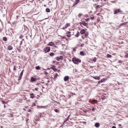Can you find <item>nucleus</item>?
<instances>
[{
  "instance_id": "obj_1",
  "label": "nucleus",
  "mask_w": 128,
  "mask_h": 128,
  "mask_svg": "<svg viewBox=\"0 0 128 128\" xmlns=\"http://www.w3.org/2000/svg\"><path fill=\"white\" fill-rule=\"evenodd\" d=\"M72 61L74 63L76 64L81 62V60L80 59L75 58H72Z\"/></svg>"
},
{
  "instance_id": "obj_2",
  "label": "nucleus",
  "mask_w": 128,
  "mask_h": 128,
  "mask_svg": "<svg viewBox=\"0 0 128 128\" xmlns=\"http://www.w3.org/2000/svg\"><path fill=\"white\" fill-rule=\"evenodd\" d=\"M123 12L120 9H116L114 11V14H116L119 13L122 14Z\"/></svg>"
},
{
  "instance_id": "obj_3",
  "label": "nucleus",
  "mask_w": 128,
  "mask_h": 128,
  "mask_svg": "<svg viewBox=\"0 0 128 128\" xmlns=\"http://www.w3.org/2000/svg\"><path fill=\"white\" fill-rule=\"evenodd\" d=\"M44 50L45 52H48L50 50V48L49 47H46L44 48Z\"/></svg>"
},
{
  "instance_id": "obj_4",
  "label": "nucleus",
  "mask_w": 128,
  "mask_h": 128,
  "mask_svg": "<svg viewBox=\"0 0 128 128\" xmlns=\"http://www.w3.org/2000/svg\"><path fill=\"white\" fill-rule=\"evenodd\" d=\"M63 58L62 56H60V57H57L56 58V59L58 61H59L60 60H62L63 59Z\"/></svg>"
},
{
  "instance_id": "obj_5",
  "label": "nucleus",
  "mask_w": 128,
  "mask_h": 128,
  "mask_svg": "<svg viewBox=\"0 0 128 128\" xmlns=\"http://www.w3.org/2000/svg\"><path fill=\"white\" fill-rule=\"evenodd\" d=\"M79 2V0H75V1L74 3L73 6H74L76 5Z\"/></svg>"
},
{
  "instance_id": "obj_6",
  "label": "nucleus",
  "mask_w": 128,
  "mask_h": 128,
  "mask_svg": "<svg viewBox=\"0 0 128 128\" xmlns=\"http://www.w3.org/2000/svg\"><path fill=\"white\" fill-rule=\"evenodd\" d=\"M69 78L68 76H66L64 78V81H66L69 80Z\"/></svg>"
},
{
  "instance_id": "obj_7",
  "label": "nucleus",
  "mask_w": 128,
  "mask_h": 128,
  "mask_svg": "<svg viewBox=\"0 0 128 128\" xmlns=\"http://www.w3.org/2000/svg\"><path fill=\"white\" fill-rule=\"evenodd\" d=\"M98 102L97 100H92L91 103L93 104L94 103H97Z\"/></svg>"
},
{
  "instance_id": "obj_8",
  "label": "nucleus",
  "mask_w": 128,
  "mask_h": 128,
  "mask_svg": "<svg viewBox=\"0 0 128 128\" xmlns=\"http://www.w3.org/2000/svg\"><path fill=\"white\" fill-rule=\"evenodd\" d=\"M85 32V30L84 29H82L81 30L80 32L82 34H84Z\"/></svg>"
},
{
  "instance_id": "obj_9",
  "label": "nucleus",
  "mask_w": 128,
  "mask_h": 128,
  "mask_svg": "<svg viewBox=\"0 0 128 128\" xmlns=\"http://www.w3.org/2000/svg\"><path fill=\"white\" fill-rule=\"evenodd\" d=\"M13 48L12 47L10 46H9L8 47V49L9 50H10L12 49Z\"/></svg>"
},
{
  "instance_id": "obj_10",
  "label": "nucleus",
  "mask_w": 128,
  "mask_h": 128,
  "mask_svg": "<svg viewBox=\"0 0 128 128\" xmlns=\"http://www.w3.org/2000/svg\"><path fill=\"white\" fill-rule=\"evenodd\" d=\"M95 126L96 128H98L100 126V124L99 123H96L95 124Z\"/></svg>"
},
{
  "instance_id": "obj_11",
  "label": "nucleus",
  "mask_w": 128,
  "mask_h": 128,
  "mask_svg": "<svg viewBox=\"0 0 128 128\" xmlns=\"http://www.w3.org/2000/svg\"><path fill=\"white\" fill-rule=\"evenodd\" d=\"M82 24L86 26H88V24L84 22H82Z\"/></svg>"
},
{
  "instance_id": "obj_12",
  "label": "nucleus",
  "mask_w": 128,
  "mask_h": 128,
  "mask_svg": "<svg viewBox=\"0 0 128 128\" xmlns=\"http://www.w3.org/2000/svg\"><path fill=\"white\" fill-rule=\"evenodd\" d=\"M30 97L31 98H34V94L33 93L30 94Z\"/></svg>"
},
{
  "instance_id": "obj_13",
  "label": "nucleus",
  "mask_w": 128,
  "mask_h": 128,
  "mask_svg": "<svg viewBox=\"0 0 128 128\" xmlns=\"http://www.w3.org/2000/svg\"><path fill=\"white\" fill-rule=\"evenodd\" d=\"M80 54L81 56H83L84 55V53L83 51H81L80 52Z\"/></svg>"
},
{
  "instance_id": "obj_14",
  "label": "nucleus",
  "mask_w": 128,
  "mask_h": 128,
  "mask_svg": "<svg viewBox=\"0 0 128 128\" xmlns=\"http://www.w3.org/2000/svg\"><path fill=\"white\" fill-rule=\"evenodd\" d=\"M4 42H6L7 41V39L5 37H4L2 38Z\"/></svg>"
},
{
  "instance_id": "obj_15",
  "label": "nucleus",
  "mask_w": 128,
  "mask_h": 128,
  "mask_svg": "<svg viewBox=\"0 0 128 128\" xmlns=\"http://www.w3.org/2000/svg\"><path fill=\"white\" fill-rule=\"evenodd\" d=\"M94 78L96 79L97 80H99L100 79V78L98 76H95L94 77Z\"/></svg>"
},
{
  "instance_id": "obj_16",
  "label": "nucleus",
  "mask_w": 128,
  "mask_h": 128,
  "mask_svg": "<svg viewBox=\"0 0 128 128\" xmlns=\"http://www.w3.org/2000/svg\"><path fill=\"white\" fill-rule=\"evenodd\" d=\"M50 8H47L46 9V12H50Z\"/></svg>"
},
{
  "instance_id": "obj_17",
  "label": "nucleus",
  "mask_w": 128,
  "mask_h": 128,
  "mask_svg": "<svg viewBox=\"0 0 128 128\" xmlns=\"http://www.w3.org/2000/svg\"><path fill=\"white\" fill-rule=\"evenodd\" d=\"M54 44H53V43L52 42H49V44H48V45H49V46H52Z\"/></svg>"
},
{
  "instance_id": "obj_18",
  "label": "nucleus",
  "mask_w": 128,
  "mask_h": 128,
  "mask_svg": "<svg viewBox=\"0 0 128 128\" xmlns=\"http://www.w3.org/2000/svg\"><path fill=\"white\" fill-rule=\"evenodd\" d=\"M31 80L32 82H34L36 80L34 78L32 77L31 78Z\"/></svg>"
},
{
  "instance_id": "obj_19",
  "label": "nucleus",
  "mask_w": 128,
  "mask_h": 128,
  "mask_svg": "<svg viewBox=\"0 0 128 128\" xmlns=\"http://www.w3.org/2000/svg\"><path fill=\"white\" fill-rule=\"evenodd\" d=\"M88 33H85L84 34V36L85 38L88 37Z\"/></svg>"
},
{
  "instance_id": "obj_20",
  "label": "nucleus",
  "mask_w": 128,
  "mask_h": 128,
  "mask_svg": "<svg viewBox=\"0 0 128 128\" xmlns=\"http://www.w3.org/2000/svg\"><path fill=\"white\" fill-rule=\"evenodd\" d=\"M79 34H80L79 32H78L76 34V35L75 36L78 37V36H79Z\"/></svg>"
},
{
  "instance_id": "obj_21",
  "label": "nucleus",
  "mask_w": 128,
  "mask_h": 128,
  "mask_svg": "<svg viewBox=\"0 0 128 128\" xmlns=\"http://www.w3.org/2000/svg\"><path fill=\"white\" fill-rule=\"evenodd\" d=\"M54 54H55L54 53L51 52L50 54V55L51 56H53Z\"/></svg>"
},
{
  "instance_id": "obj_22",
  "label": "nucleus",
  "mask_w": 128,
  "mask_h": 128,
  "mask_svg": "<svg viewBox=\"0 0 128 128\" xmlns=\"http://www.w3.org/2000/svg\"><path fill=\"white\" fill-rule=\"evenodd\" d=\"M36 69L37 70H40V68L39 66H38L36 67Z\"/></svg>"
},
{
  "instance_id": "obj_23",
  "label": "nucleus",
  "mask_w": 128,
  "mask_h": 128,
  "mask_svg": "<svg viewBox=\"0 0 128 128\" xmlns=\"http://www.w3.org/2000/svg\"><path fill=\"white\" fill-rule=\"evenodd\" d=\"M127 22H126L121 24H120V26H122L126 24Z\"/></svg>"
},
{
  "instance_id": "obj_24",
  "label": "nucleus",
  "mask_w": 128,
  "mask_h": 128,
  "mask_svg": "<svg viewBox=\"0 0 128 128\" xmlns=\"http://www.w3.org/2000/svg\"><path fill=\"white\" fill-rule=\"evenodd\" d=\"M107 56L108 58H110L112 57V56L111 55H110L109 54H108L107 55Z\"/></svg>"
},
{
  "instance_id": "obj_25",
  "label": "nucleus",
  "mask_w": 128,
  "mask_h": 128,
  "mask_svg": "<svg viewBox=\"0 0 128 128\" xmlns=\"http://www.w3.org/2000/svg\"><path fill=\"white\" fill-rule=\"evenodd\" d=\"M92 61H94V62H95L96 61V58H94L92 60Z\"/></svg>"
},
{
  "instance_id": "obj_26",
  "label": "nucleus",
  "mask_w": 128,
  "mask_h": 128,
  "mask_svg": "<svg viewBox=\"0 0 128 128\" xmlns=\"http://www.w3.org/2000/svg\"><path fill=\"white\" fill-rule=\"evenodd\" d=\"M58 76V74L57 73H56L54 75V77L55 78H56L57 76Z\"/></svg>"
},
{
  "instance_id": "obj_27",
  "label": "nucleus",
  "mask_w": 128,
  "mask_h": 128,
  "mask_svg": "<svg viewBox=\"0 0 128 128\" xmlns=\"http://www.w3.org/2000/svg\"><path fill=\"white\" fill-rule=\"evenodd\" d=\"M52 69L55 72L57 70V69L55 68H52Z\"/></svg>"
},
{
  "instance_id": "obj_28",
  "label": "nucleus",
  "mask_w": 128,
  "mask_h": 128,
  "mask_svg": "<svg viewBox=\"0 0 128 128\" xmlns=\"http://www.w3.org/2000/svg\"><path fill=\"white\" fill-rule=\"evenodd\" d=\"M83 14H79L78 16L79 18H80V17L82 16Z\"/></svg>"
},
{
  "instance_id": "obj_29",
  "label": "nucleus",
  "mask_w": 128,
  "mask_h": 128,
  "mask_svg": "<svg viewBox=\"0 0 128 128\" xmlns=\"http://www.w3.org/2000/svg\"><path fill=\"white\" fill-rule=\"evenodd\" d=\"M54 111L55 112H59V110L56 109H55L54 110Z\"/></svg>"
},
{
  "instance_id": "obj_30",
  "label": "nucleus",
  "mask_w": 128,
  "mask_h": 128,
  "mask_svg": "<svg viewBox=\"0 0 128 128\" xmlns=\"http://www.w3.org/2000/svg\"><path fill=\"white\" fill-rule=\"evenodd\" d=\"M66 36L68 37L69 38H70L71 36V35L70 34L66 35Z\"/></svg>"
},
{
  "instance_id": "obj_31",
  "label": "nucleus",
  "mask_w": 128,
  "mask_h": 128,
  "mask_svg": "<svg viewBox=\"0 0 128 128\" xmlns=\"http://www.w3.org/2000/svg\"><path fill=\"white\" fill-rule=\"evenodd\" d=\"M23 36L22 35H21L20 36L19 38L20 39H22L23 38Z\"/></svg>"
},
{
  "instance_id": "obj_32",
  "label": "nucleus",
  "mask_w": 128,
  "mask_h": 128,
  "mask_svg": "<svg viewBox=\"0 0 128 128\" xmlns=\"http://www.w3.org/2000/svg\"><path fill=\"white\" fill-rule=\"evenodd\" d=\"M13 70H16V66H14V68H13Z\"/></svg>"
},
{
  "instance_id": "obj_33",
  "label": "nucleus",
  "mask_w": 128,
  "mask_h": 128,
  "mask_svg": "<svg viewBox=\"0 0 128 128\" xmlns=\"http://www.w3.org/2000/svg\"><path fill=\"white\" fill-rule=\"evenodd\" d=\"M90 19L89 18H87L85 19V21L87 22Z\"/></svg>"
},
{
  "instance_id": "obj_34",
  "label": "nucleus",
  "mask_w": 128,
  "mask_h": 128,
  "mask_svg": "<svg viewBox=\"0 0 128 128\" xmlns=\"http://www.w3.org/2000/svg\"><path fill=\"white\" fill-rule=\"evenodd\" d=\"M126 58H128V54H126V55H125V56Z\"/></svg>"
},
{
  "instance_id": "obj_35",
  "label": "nucleus",
  "mask_w": 128,
  "mask_h": 128,
  "mask_svg": "<svg viewBox=\"0 0 128 128\" xmlns=\"http://www.w3.org/2000/svg\"><path fill=\"white\" fill-rule=\"evenodd\" d=\"M44 74L46 75L48 74V72L46 71H44Z\"/></svg>"
},
{
  "instance_id": "obj_36",
  "label": "nucleus",
  "mask_w": 128,
  "mask_h": 128,
  "mask_svg": "<svg viewBox=\"0 0 128 128\" xmlns=\"http://www.w3.org/2000/svg\"><path fill=\"white\" fill-rule=\"evenodd\" d=\"M70 115H69L66 118V120H68V119L70 117Z\"/></svg>"
},
{
  "instance_id": "obj_37",
  "label": "nucleus",
  "mask_w": 128,
  "mask_h": 128,
  "mask_svg": "<svg viewBox=\"0 0 128 128\" xmlns=\"http://www.w3.org/2000/svg\"><path fill=\"white\" fill-rule=\"evenodd\" d=\"M68 26V24H66L65 25V28H67Z\"/></svg>"
},
{
  "instance_id": "obj_38",
  "label": "nucleus",
  "mask_w": 128,
  "mask_h": 128,
  "mask_svg": "<svg viewBox=\"0 0 128 128\" xmlns=\"http://www.w3.org/2000/svg\"><path fill=\"white\" fill-rule=\"evenodd\" d=\"M17 50H18L19 52H21V50L20 49L18 48Z\"/></svg>"
},
{
  "instance_id": "obj_39",
  "label": "nucleus",
  "mask_w": 128,
  "mask_h": 128,
  "mask_svg": "<svg viewBox=\"0 0 128 128\" xmlns=\"http://www.w3.org/2000/svg\"><path fill=\"white\" fill-rule=\"evenodd\" d=\"M22 74H23V72H22V71L21 72V73H20V76H22Z\"/></svg>"
},
{
  "instance_id": "obj_40",
  "label": "nucleus",
  "mask_w": 128,
  "mask_h": 128,
  "mask_svg": "<svg viewBox=\"0 0 128 128\" xmlns=\"http://www.w3.org/2000/svg\"><path fill=\"white\" fill-rule=\"evenodd\" d=\"M22 78V76H20L19 77V79H18V80H20Z\"/></svg>"
},
{
  "instance_id": "obj_41",
  "label": "nucleus",
  "mask_w": 128,
  "mask_h": 128,
  "mask_svg": "<svg viewBox=\"0 0 128 128\" xmlns=\"http://www.w3.org/2000/svg\"><path fill=\"white\" fill-rule=\"evenodd\" d=\"M2 103L3 104H6V102L3 101H2Z\"/></svg>"
},
{
  "instance_id": "obj_42",
  "label": "nucleus",
  "mask_w": 128,
  "mask_h": 128,
  "mask_svg": "<svg viewBox=\"0 0 128 128\" xmlns=\"http://www.w3.org/2000/svg\"><path fill=\"white\" fill-rule=\"evenodd\" d=\"M116 2V0H114V1H111V2L113 3H115Z\"/></svg>"
},
{
  "instance_id": "obj_43",
  "label": "nucleus",
  "mask_w": 128,
  "mask_h": 128,
  "mask_svg": "<svg viewBox=\"0 0 128 128\" xmlns=\"http://www.w3.org/2000/svg\"><path fill=\"white\" fill-rule=\"evenodd\" d=\"M103 82V81L102 80H101L100 81H99L98 82V83H100V82Z\"/></svg>"
},
{
  "instance_id": "obj_44",
  "label": "nucleus",
  "mask_w": 128,
  "mask_h": 128,
  "mask_svg": "<svg viewBox=\"0 0 128 128\" xmlns=\"http://www.w3.org/2000/svg\"><path fill=\"white\" fill-rule=\"evenodd\" d=\"M118 63L120 64L122 63V61L120 60H119L118 61Z\"/></svg>"
},
{
  "instance_id": "obj_45",
  "label": "nucleus",
  "mask_w": 128,
  "mask_h": 128,
  "mask_svg": "<svg viewBox=\"0 0 128 128\" xmlns=\"http://www.w3.org/2000/svg\"><path fill=\"white\" fill-rule=\"evenodd\" d=\"M92 110L93 111H94L95 110V109L94 108H92Z\"/></svg>"
},
{
  "instance_id": "obj_46",
  "label": "nucleus",
  "mask_w": 128,
  "mask_h": 128,
  "mask_svg": "<svg viewBox=\"0 0 128 128\" xmlns=\"http://www.w3.org/2000/svg\"><path fill=\"white\" fill-rule=\"evenodd\" d=\"M100 5H98L96 6V7L97 8H99L100 7Z\"/></svg>"
},
{
  "instance_id": "obj_47",
  "label": "nucleus",
  "mask_w": 128,
  "mask_h": 128,
  "mask_svg": "<svg viewBox=\"0 0 128 128\" xmlns=\"http://www.w3.org/2000/svg\"><path fill=\"white\" fill-rule=\"evenodd\" d=\"M38 89V88H36L35 89V90L36 91H37Z\"/></svg>"
},
{
  "instance_id": "obj_48",
  "label": "nucleus",
  "mask_w": 128,
  "mask_h": 128,
  "mask_svg": "<svg viewBox=\"0 0 128 128\" xmlns=\"http://www.w3.org/2000/svg\"><path fill=\"white\" fill-rule=\"evenodd\" d=\"M94 17H92L91 18V19H92V20H93L94 19Z\"/></svg>"
},
{
  "instance_id": "obj_49",
  "label": "nucleus",
  "mask_w": 128,
  "mask_h": 128,
  "mask_svg": "<svg viewBox=\"0 0 128 128\" xmlns=\"http://www.w3.org/2000/svg\"><path fill=\"white\" fill-rule=\"evenodd\" d=\"M70 33V32H69V31L67 33L68 34H69Z\"/></svg>"
},
{
  "instance_id": "obj_50",
  "label": "nucleus",
  "mask_w": 128,
  "mask_h": 128,
  "mask_svg": "<svg viewBox=\"0 0 128 128\" xmlns=\"http://www.w3.org/2000/svg\"><path fill=\"white\" fill-rule=\"evenodd\" d=\"M112 128H116V127L115 126H113L112 127Z\"/></svg>"
},
{
  "instance_id": "obj_51",
  "label": "nucleus",
  "mask_w": 128,
  "mask_h": 128,
  "mask_svg": "<svg viewBox=\"0 0 128 128\" xmlns=\"http://www.w3.org/2000/svg\"><path fill=\"white\" fill-rule=\"evenodd\" d=\"M22 41L20 42V45L22 44Z\"/></svg>"
},
{
  "instance_id": "obj_52",
  "label": "nucleus",
  "mask_w": 128,
  "mask_h": 128,
  "mask_svg": "<svg viewBox=\"0 0 128 128\" xmlns=\"http://www.w3.org/2000/svg\"><path fill=\"white\" fill-rule=\"evenodd\" d=\"M82 22H80V26H81V24H82Z\"/></svg>"
},
{
  "instance_id": "obj_53",
  "label": "nucleus",
  "mask_w": 128,
  "mask_h": 128,
  "mask_svg": "<svg viewBox=\"0 0 128 128\" xmlns=\"http://www.w3.org/2000/svg\"><path fill=\"white\" fill-rule=\"evenodd\" d=\"M83 111L84 112H86V111L85 110H83Z\"/></svg>"
},
{
  "instance_id": "obj_54",
  "label": "nucleus",
  "mask_w": 128,
  "mask_h": 128,
  "mask_svg": "<svg viewBox=\"0 0 128 128\" xmlns=\"http://www.w3.org/2000/svg\"><path fill=\"white\" fill-rule=\"evenodd\" d=\"M84 44H82L81 45V47H82L83 46V45Z\"/></svg>"
},
{
  "instance_id": "obj_55",
  "label": "nucleus",
  "mask_w": 128,
  "mask_h": 128,
  "mask_svg": "<svg viewBox=\"0 0 128 128\" xmlns=\"http://www.w3.org/2000/svg\"><path fill=\"white\" fill-rule=\"evenodd\" d=\"M62 29H65V28L64 27H63Z\"/></svg>"
},
{
  "instance_id": "obj_56",
  "label": "nucleus",
  "mask_w": 128,
  "mask_h": 128,
  "mask_svg": "<svg viewBox=\"0 0 128 128\" xmlns=\"http://www.w3.org/2000/svg\"><path fill=\"white\" fill-rule=\"evenodd\" d=\"M30 111H31V110L30 109L29 110L28 112H30Z\"/></svg>"
},
{
  "instance_id": "obj_57",
  "label": "nucleus",
  "mask_w": 128,
  "mask_h": 128,
  "mask_svg": "<svg viewBox=\"0 0 128 128\" xmlns=\"http://www.w3.org/2000/svg\"><path fill=\"white\" fill-rule=\"evenodd\" d=\"M119 126H121V124H119Z\"/></svg>"
},
{
  "instance_id": "obj_58",
  "label": "nucleus",
  "mask_w": 128,
  "mask_h": 128,
  "mask_svg": "<svg viewBox=\"0 0 128 128\" xmlns=\"http://www.w3.org/2000/svg\"><path fill=\"white\" fill-rule=\"evenodd\" d=\"M24 40V39H22V40Z\"/></svg>"
},
{
  "instance_id": "obj_59",
  "label": "nucleus",
  "mask_w": 128,
  "mask_h": 128,
  "mask_svg": "<svg viewBox=\"0 0 128 128\" xmlns=\"http://www.w3.org/2000/svg\"><path fill=\"white\" fill-rule=\"evenodd\" d=\"M102 100H104V98H102Z\"/></svg>"
},
{
  "instance_id": "obj_60",
  "label": "nucleus",
  "mask_w": 128,
  "mask_h": 128,
  "mask_svg": "<svg viewBox=\"0 0 128 128\" xmlns=\"http://www.w3.org/2000/svg\"><path fill=\"white\" fill-rule=\"evenodd\" d=\"M4 106H5V105H4Z\"/></svg>"
},
{
  "instance_id": "obj_61",
  "label": "nucleus",
  "mask_w": 128,
  "mask_h": 128,
  "mask_svg": "<svg viewBox=\"0 0 128 128\" xmlns=\"http://www.w3.org/2000/svg\"><path fill=\"white\" fill-rule=\"evenodd\" d=\"M101 0V1H102V0Z\"/></svg>"
}]
</instances>
